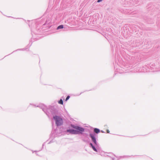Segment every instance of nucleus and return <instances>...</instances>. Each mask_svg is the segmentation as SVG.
<instances>
[{
  "mask_svg": "<svg viewBox=\"0 0 160 160\" xmlns=\"http://www.w3.org/2000/svg\"><path fill=\"white\" fill-rule=\"evenodd\" d=\"M90 136L91 138L92 142L94 143V145H93L92 143H90V145L94 151L98 152L97 150L99 148V145L97 142L95 135L94 134L91 133L90 134Z\"/></svg>",
  "mask_w": 160,
  "mask_h": 160,
  "instance_id": "1",
  "label": "nucleus"
},
{
  "mask_svg": "<svg viewBox=\"0 0 160 160\" xmlns=\"http://www.w3.org/2000/svg\"><path fill=\"white\" fill-rule=\"evenodd\" d=\"M71 126L76 129H73V134H78L80 132H83L84 131V129L82 128L73 125H71Z\"/></svg>",
  "mask_w": 160,
  "mask_h": 160,
  "instance_id": "2",
  "label": "nucleus"
},
{
  "mask_svg": "<svg viewBox=\"0 0 160 160\" xmlns=\"http://www.w3.org/2000/svg\"><path fill=\"white\" fill-rule=\"evenodd\" d=\"M53 118L55 120L57 126H61L63 122L62 118L61 117L55 116L53 117Z\"/></svg>",
  "mask_w": 160,
  "mask_h": 160,
  "instance_id": "3",
  "label": "nucleus"
},
{
  "mask_svg": "<svg viewBox=\"0 0 160 160\" xmlns=\"http://www.w3.org/2000/svg\"><path fill=\"white\" fill-rule=\"evenodd\" d=\"M73 129H68L67 130V132H69L71 134H73Z\"/></svg>",
  "mask_w": 160,
  "mask_h": 160,
  "instance_id": "4",
  "label": "nucleus"
},
{
  "mask_svg": "<svg viewBox=\"0 0 160 160\" xmlns=\"http://www.w3.org/2000/svg\"><path fill=\"white\" fill-rule=\"evenodd\" d=\"M94 132L95 133H98L100 132V130L98 129L95 128L94 129Z\"/></svg>",
  "mask_w": 160,
  "mask_h": 160,
  "instance_id": "5",
  "label": "nucleus"
},
{
  "mask_svg": "<svg viewBox=\"0 0 160 160\" xmlns=\"http://www.w3.org/2000/svg\"><path fill=\"white\" fill-rule=\"evenodd\" d=\"M63 27V25H60L58 27L57 29H59L62 28Z\"/></svg>",
  "mask_w": 160,
  "mask_h": 160,
  "instance_id": "6",
  "label": "nucleus"
},
{
  "mask_svg": "<svg viewBox=\"0 0 160 160\" xmlns=\"http://www.w3.org/2000/svg\"><path fill=\"white\" fill-rule=\"evenodd\" d=\"M58 103L61 104H63V102L62 99H61L58 102Z\"/></svg>",
  "mask_w": 160,
  "mask_h": 160,
  "instance_id": "7",
  "label": "nucleus"
},
{
  "mask_svg": "<svg viewBox=\"0 0 160 160\" xmlns=\"http://www.w3.org/2000/svg\"><path fill=\"white\" fill-rule=\"evenodd\" d=\"M69 98H70V96H67L66 99V101H67V100H68Z\"/></svg>",
  "mask_w": 160,
  "mask_h": 160,
  "instance_id": "8",
  "label": "nucleus"
},
{
  "mask_svg": "<svg viewBox=\"0 0 160 160\" xmlns=\"http://www.w3.org/2000/svg\"><path fill=\"white\" fill-rule=\"evenodd\" d=\"M46 114L48 115V116L50 115V114L49 113H48V112H45Z\"/></svg>",
  "mask_w": 160,
  "mask_h": 160,
  "instance_id": "9",
  "label": "nucleus"
},
{
  "mask_svg": "<svg viewBox=\"0 0 160 160\" xmlns=\"http://www.w3.org/2000/svg\"><path fill=\"white\" fill-rule=\"evenodd\" d=\"M102 1V0H98L97 2H100L101 1Z\"/></svg>",
  "mask_w": 160,
  "mask_h": 160,
  "instance_id": "10",
  "label": "nucleus"
},
{
  "mask_svg": "<svg viewBox=\"0 0 160 160\" xmlns=\"http://www.w3.org/2000/svg\"><path fill=\"white\" fill-rule=\"evenodd\" d=\"M107 133H109V130H107Z\"/></svg>",
  "mask_w": 160,
  "mask_h": 160,
  "instance_id": "11",
  "label": "nucleus"
},
{
  "mask_svg": "<svg viewBox=\"0 0 160 160\" xmlns=\"http://www.w3.org/2000/svg\"><path fill=\"white\" fill-rule=\"evenodd\" d=\"M51 112L52 114L53 115L54 112Z\"/></svg>",
  "mask_w": 160,
  "mask_h": 160,
  "instance_id": "12",
  "label": "nucleus"
},
{
  "mask_svg": "<svg viewBox=\"0 0 160 160\" xmlns=\"http://www.w3.org/2000/svg\"><path fill=\"white\" fill-rule=\"evenodd\" d=\"M50 111V110H49V109H48V111Z\"/></svg>",
  "mask_w": 160,
  "mask_h": 160,
  "instance_id": "13",
  "label": "nucleus"
}]
</instances>
